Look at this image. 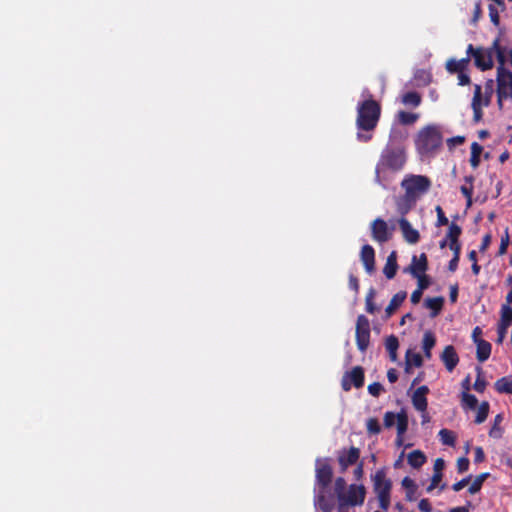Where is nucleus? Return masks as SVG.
<instances>
[{
    "label": "nucleus",
    "instance_id": "17",
    "mask_svg": "<svg viewBox=\"0 0 512 512\" xmlns=\"http://www.w3.org/2000/svg\"><path fill=\"white\" fill-rule=\"evenodd\" d=\"M428 393L429 388L426 385L420 386L414 391L412 395V404L417 411L424 412L427 410L428 401L426 396Z\"/></svg>",
    "mask_w": 512,
    "mask_h": 512
},
{
    "label": "nucleus",
    "instance_id": "24",
    "mask_svg": "<svg viewBox=\"0 0 512 512\" xmlns=\"http://www.w3.org/2000/svg\"><path fill=\"white\" fill-rule=\"evenodd\" d=\"M426 456L421 450H414L407 456L408 464L414 468L419 469L426 463Z\"/></svg>",
    "mask_w": 512,
    "mask_h": 512
},
{
    "label": "nucleus",
    "instance_id": "25",
    "mask_svg": "<svg viewBox=\"0 0 512 512\" xmlns=\"http://www.w3.org/2000/svg\"><path fill=\"white\" fill-rule=\"evenodd\" d=\"M443 304L444 298L441 296L426 298L424 301L425 307L431 310V317H436L441 312Z\"/></svg>",
    "mask_w": 512,
    "mask_h": 512
},
{
    "label": "nucleus",
    "instance_id": "27",
    "mask_svg": "<svg viewBox=\"0 0 512 512\" xmlns=\"http://www.w3.org/2000/svg\"><path fill=\"white\" fill-rule=\"evenodd\" d=\"M504 420V416L502 413L497 414L494 417L493 424L489 430V436L493 439H500L503 436V428L501 427V423Z\"/></svg>",
    "mask_w": 512,
    "mask_h": 512
},
{
    "label": "nucleus",
    "instance_id": "40",
    "mask_svg": "<svg viewBox=\"0 0 512 512\" xmlns=\"http://www.w3.org/2000/svg\"><path fill=\"white\" fill-rule=\"evenodd\" d=\"M462 402L464 407L468 409H475L478 404V400L475 395L469 394L467 392H463L462 394Z\"/></svg>",
    "mask_w": 512,
    "mask_h": 512
},
{
    "label": "nucleus",
    "instance_id": "44",
    "mask_svg": "<svg viewBox=\"0 0 512 512\" xmlns=\"http://www.w3.org/2000/svg\"><path fill=\"white\" fill-rule=\"evenodd\" d=\"M375 296V290L371 288L366 296V311L370 314H374L377 311V307L375 306L373 299Z\"/></svg>",
    "mask_w": 512,
    "mask_h": 512
},
{
    "label": "nucleus",
    "instance_id": "18",
    "mask_svg": "<svg viewBox=\"0 0 512 512\" xmlns=\"http://www.w3.org/2000/svg\"><path fill=\"white\" fill-rule=\"evenodd\" d=\"M441 360L443 361L446 369L449 372H452L455 367L457 366L459 362L458 354L452 345H447L442 354H441Z\"/></svg>",
    "mask_w": 512,
    "mask_h": 512
},
{
    "label": "nucleus",
    "instance_id": "16",
    "mask_svg": "<svg viewBox=\"0 0 512 512\" xmlns=\"http://www.w3.org/2000/svg\"><path fill=\"white\" fill-rule=\"evenodd\" d=\"M360 259L366 272L372 274L375 271V250L371 245L365 244L362 246Z\"/></svg>",
    "mask_w": 512,
    "mask_h": 512
},
{
    "label": "nucleus",
    "instance_id": "13",
    "mask_svg": "<svg viewBox=\"0 0 512 512\" xmlns=\"http://www.w3.org/2000/svg\"><path fill=\"white\" fill-rule=\"evenodd\" d=\"M360 458V450L357 447H350L349 450H342L338 455V463L341 472H345L349 466L357 464Z\"/></svg>",
    "mask_w": 512,
    "mask_h": 512
},
{
    "label": "nucleus",
    "instance_id": "19",
    "mask_svg": "<svg viewBox=\"0 0 512 512\" xmlns=\"http://www.w3.org/2000/svg\"><path fill=\"white\" fill-rule=\"evenodd\" d=\"M428 269V260L425 253H421L419 258L417 256L412 257V263L408 270L412 274V276H418L419 274H424Z\"/></svg>",
    "mask_w": 512,
    "mask_h": 512
},
{
    "label": "nucleus",
    "instance_id": "7",
    "mask_svg": "<svg viewBox=\"0 0 512 512\" xmlns=\"http://www.w3.org/2000/svg\"><path fill=\"white\" fill-rule=\"evenodd\" d=\"M371 480L373 482V491L377 495L379 507L387 511L391 502L392 481L387 478L386 469H378Z\"/></svg>",
    "mask_w": 512,
    "mask_h": 512
},
{
    "label": "nucleus",
    "instance_id": "62",
    "mask_svg": "<svg viewBox=\"0 0 512 512\" xmlns=\"http://www.w3.org/2000/svg\"><path fill=\"white\" fill-rule=\"evenodd\" d=\"M354 477L357 481L361 480L364 475V465L363 462L357 463L356 468L353 471Z\"/></svg>",
    "mask_w": 512,
    "mask_h": 512
},
{
    "label": "nucleus",
    "instance_id": "23",
    "mask_svg": "<svg viewBox=\"0 0 512 512\" xmlns=\"http://www.w3.org/2000/svg\"><path fill=\"white\" fill-rule=\"evenodd\" d=\"M476 358L479 362H485L491 355V344L486 340H477L476 341Z\"/></svg>",
    "mask_w": 512,
    "mask_h": 512
},
{
    "label": "nucleus",
    "instance_id": "20",
    "mask_svg": "<svg viewBox=\"0 0 512 512\" xmlns=\"http://www.w3.org/2000/svg\"><path fill=\"white\" fill-rule=\"evenodd\" d=\"M469 63L470 57L466 56L465 58H462L460 60L449 59L446 62L445 67L450 74H458L463 71H467Z\"/></svg>",
    "mask_w": 512,
    "mask_h": 512
},
{
    "label": "nucleus",
    "instance_id": "60",
    "mask_svg": "<svg viewBox=\"0 0 512 512\" xmlns=\"http://www.w3.org/2000/svg\"><path fill=\"white\" fill-rule=\"evenodd\" d=\"M485 459V453L482 447H476L474 450V462L481 463Z\"/></svg>",
    "mask_w": 512,
    "mask_h": 512
},
{
    "label": "nucleus",
    "instance_id": "37",
    "mask_svg": "<svg viewBox=\"0 0 512 512\" xmlns=\"http://www.w3.org/2000/svg\"><path fill=\"white\" fill-rule=\"evenodd\" d=\"M489 409H490L489 403L487 401H483L478 407L474 422L476 424L483 423L488 417Z\"/></svg>",
    "mask_w": 512,
    "mask_h": 512
},
{
    "label": "nucleus",
    "instance_id": "11",
    "mask_svg": "<svg viewBox=\"0 0 512 512\" xmlns=\"http://www.w3.org/2000/svg\"><path fill=\"white\" fill-rule=\"evenodd\" d=\"M366 489L363 485L351 484L348 491L345 492L338 500L339 508L342 509L345 506H356L362 505L365 500Z\"/></svg>",
    "mask_w": 512,
    "mask_h": 512
},
{
    "label": "nucleus",
    "instance_id": "38",
    "mask_svg": "<svg viewBox=\"0 0 512 512\" xmlns=\"http://www.w3.org/2000/svg\"><path fill=\"white\" fill-rule=\"evenodd\" d=\"M396 426L397 435L403 436L408 429V417L404 411L398 413Z\"/></svg>",
    "mask_w": 512,
    "mask_h": 512
},
{
    "label": "nucleus",
    "instance_id": "31",
    "mask_svg": "<svg viewBox=\"0 0 512 512\" xmlns=\"http://www.w3.org/2000/svg\"><path fill=\"white\" fill-rule=\"evenodd\" d=\"M421 95L418 92L410 91L402 96V103L407 106L418 107L421 104Z\"/></svg>",
    "mask_w": 512,
    "mask_h": 512
},
{
    "label": "nucleus",
    "instance_id": "61",
    "mask_svg": "<svg viewBox=\"0 0 512 512\" xmlns=\"http://www.w3.org/2000/svg\"><path fill=\"white\" fill-rule=\"evenodd\" d=\"M491 240H492V236L491 234H485L482 238V243L479 247V251L480 252H484L486 251V249L489 247V245L491 244Z\"/></svg>",
    "mask_w": 512,
    "mask_h": 512
},
{
    "label": "nucleus",
    "instance_id": "56",
    "mask_svg": "<svg viewBox=\"0 0 512 512\" xmlns=\"http://www.w3.org/2000/svg\"><path fill=\"white\" fill-rule=\"evenodd\" d=\"M471 478L472 476L469 475L463 479H461L460 481L454 483L452 485V489L455 491V492H459L460 490H462L470 481H471Z\"/></svg>",
    "mask_w": 512,
    "mask_h": 512
},
{
    "label": "nucleus",
    "instance_id": "34",
    "mask_svg": "<svg viewBox=\"0 0 512 512\" xmlns=\"http://www.w3.org/2000/svg\"><path fill=\"white\" fill-rule=\"evenodd\" d=\"M495 389L499 393L512 394V379L509 377H502L495 383Z\"/></svg>",
    "mask_w": 512,
    "mask_h": 512
},
{
    "label": "nucleus",
    "instance_id": "33",
    "mask_svg": "<svg viewBox=\"0 0 512 512\" xmlns=\"http://www.w3.org/2000/svg\"><path fill=\"white\" fill-rule=\"evenodd\" d=\"M483 151V147L477 142H473L471 144V156H470V164L473 168H477L480 164V155Z\"/></svg>",
    "mask_w": 512,
    "mask_h": 512
},
{
    "label": "nucleus",
    "instance_id": "21",
    "mask_svg": "<svg viewBox=\"0 0 512 512\" xmlns=\"http://www.w3.org/2000/svg\"><path fill=\"white\" fill-rule=\"evenodd\" d=\"M407 297V293L405 291H399L397 292L392 299L390 300V303L385 309L386 317L389 318L393 315V313L398 309V307L404 302V300Z\"/></svg>",
    "mask_w": 512,
    "mask_h": 512
},
{
    "label": "nucleus",
    "instance_id": "64",
    "mask_svg": "<svg viewBox=\"0 0 512 512\" xmlns=\"http://www.w3.org/2000/svg\"><path fill=\"white\" fill-rule=\"evenodd\" d=\"M448 246L453 251V256L460 257L461 243L459 241L449 242Z\"/></svg>",
    "mask_w": 512,
    "mask_h": 512
},
{
    "label": "nucleus",
    "instance_id": "1",
    "mask_svg": "<svg viewBox=\"0 0 512 512\" xmlns=\"http://www.w3.org/2000/svg\"><path fill=\"white\" fill-rule=\"evenodd\" d=\"M330 458H317L315 461L314 506L322 512H332L335 497L330 492L333 480Z\"/></svg>",
    "mask_w": 512,
    "mask_h": 512
},
{
    "label": "nucleus",
    "instance_id": "41",
    "mask_svg": "<svg viewBox=\"0 0 512 512\" xmlns=\"http://www.w3.org/2000/svg\"><path fill=\"white\" fill-rule=\"evenodd\" d=\"M484 103H482V88L480 85L476 84L474 87V94L472 98L471 107L472 108H481Z\"/></svg>",
    "mask_w": 512,
    "mask_h": 512
},
{
    "label": "nucleus",
    "instance_id": "8",
    "mask_svg": "<svg viewBox=\"0 0 512 512\" xmlns=\"http://www.w3.org/2000/svg\"><path fill=\"white\" fill-rule=\"evenodd\" d=\"M466 52L467 56L474 58L475 66L480 70L486 71L493 67V52L496 53L493 45L489 49L481 47L475 49L472 44H469Z\"/></svg>",
    "mask_w": 512,
    "mask_h": 512
},
{
    "label": "nucleus",
    "instance_id": "47",
    "mask_svg": "<svg viewBox=\"0 0 512 512\" xmlns=\"http://www.w3.org/2000/svg\"><path fill=\"white\" fill-rule=\"evenodd\" d=\"M385 347L387 351L397 350L399 347L398 338L395 335H390L385 340Z\"/></svg>",
    "mask_w": 512,
    "mask_h": 512
},
{
    "label": "nucleus",
    "instance_id": "48",
    "mask_svg": "<svg viewBox=\"0 0 512 512\" xmlns=\"http://www.w3.org/2000/svg\"><path fill=\"white\" fill-rule=\"evenodd\" d=\"M397 417L398 414H395L394 412L391 411H387L384 414V426L386 428H391L395 424V422L397 423Z\"/></svg>",
    "mask_w": 512,
    "mask_h": 512
},
{
    "label": "nucleus",
    "instance_id": "55",
    "mask_svg": "<svg viewBox=\"0 0 512 512\" xmlns=\"http://www.w3.org/2000/svg\"><path fill=\"white\" fill-rule=\"evenodd\" d=\"M348 286L349 288L355 292V294H358L359 292V289H360V285H359V280L356 276H354L353 274H350L349 275V281H348Z\"/></svg>",
    "mask_w": 512,
    "mask_h": 512
},
{
    "label": "nucleus",
    "instance_id": "32",
    "mask_svg": "<svg viewBox=\"0 0 512 512\" xmlns=\"http://www.w3.org/2000/svg\"><path fill=\"white\" fill-rule=\"evenodd\" d=\"M401 484L406 489V499L408 501H413L415 499L414 494L417 490L415 482L410 477L406 476L403 478Z\"/></svg>",
    "mask_w": 512,
    "mask_h": 512
},
{
    "label": "nucleus",
    "instance_id": "50",
    "mask_svg": "<svg viewBox=\"0 0 512 512\" xmlns=\"http://www.w3.org/2000/svg\"><path fill=\"white\" fill-rule=\"evenodd\" d=\"M414 277L418 280V289L424 291L430 286V278L425 273Z\"/></svg>",
    "mask_w": 512,
    "mask_h": 512
},
{
    "label": "nucleus",
    "instance_id": "49",
    "mask_svg": "<svg viewBox=\"0 0 512 512\" xmlns=\"http://www.w3.org/2000/svg\"><path fill=\"white\" fill-rule=\"evenodd\" d=\"M488 10H489V17H490L491 22L495 26H499L500 16H499L498 9L494 5L490 4L488 7Z\"/></svg>",
    "mask_w": 512,
    "mask_h": 512
},
{
    "label": "nucleus",
    "instance_id": "51",
    "mask_svg": "<svg viewBox=\"0 0 512 512\" xmlns=\"http://www.w3.org/2000/svg\"><path fill=\"white\" fill-rule=\"evenodd\" d=\"M383 391L384 388L379 382H373L368 385V392L374 397H378Z\"/></svg>",
    "mask_w": 512,
    "mask_h": 512
},
{
    "label": "nucleus",
    "instance_id": "22",
    "mask_svg": "<svg viewBox=\"0 0 512 512\" xmlns=\"http://www.w3.org/2000/svg\"><path fill=\"white\" fill-rule=\"evenodd\" d=\"M397 269H398L397 256H396V252L393 251L387 257L386 264L383 268V273L387 279H392L395 277V275L397 273Z\"/></svg>",
    "mask_w": 512,
    "mask_h": 512
},
{
    "label": "nucleus",
    "instance_id": "14",
    "mask_svg": "<svg viewBox=\"0 0 512 512\" xmlns=\"http://www.w3.org/2000/svg\"><path fill=\"white\" fill-rule=\"evenodd\" d=\"M511 323H512V307H510L509 305H503L501 308V319H500V322L498 324V329H497V332H498L497 343L503 342V340L507 334V330H508L509 326L511 325Z\"/></svg>",
    "mask_w": 512,
    "mask_h": 512
},
{
    "label": "nucleus",
    "instance_id": "2",
    "mask_svg": "<svg viewBox=\"0 0 512 512\" xmlns=\"http://www.w3.org/2000/svg\"><path fill=\"white\" fill-rule=\"evenodd\" d=\"M362 96L364 100L358 102L356 108V127L358 129L356 137L358 141L366 143L372 139L371 132L375 130L379 123L382 107L380 102L373 98L369 90H364Z\"/></svg>",
    "mask_w": 512,
    "mask_h": 512
},
{
    "label": "nucleus",
    "instance_id": "6",
    "mask_svg": "<svg viewBox=\"0 0 512 512\" xmlns=\"http://www.w3.org/2000/svg\"><path fill=\"white\" fill-rule=\"evenodd\" d=\"M442 142L440 128L437 125H427L418 131L415 147L421 156H430L440 149Z\"/></svg>",
    "mask_w": 512,
    "mask_h": 512
},
{
    "label": "nucleus",
    "instance_id": "12",
    "mask_svg": "<svg viewBox=\"0 0 512 512\" xmlns=\"http://www.w3.org/2000/svg\"><path fill=\"white\" fill-rule=\"evenodd\" d=\"M365 373L361 366H355L350 371H346L341 379V387L348 392L352 387L362 388L364 385Z\"/></svg>",
    "mask_w": 512,
    "mask_h": 512
},
{
    "label": "nucleus",
    "instance_id": "58",
    "mask_svg": "<svg viewBox=\"0 0 512 512\" xmlns=\"http://www.w3.org/2000/svg\"><path fill=\"white\" fill-rule=\"evenodd\" d=\"M465 141L464 136H455L447 140V146L449 149H453L456 145H461Z\"/></svg>",
    "mask_w": 512,
    "mask_h": 512
},
{
    "label": "nucleus",
    "instance_id": "42",
    "mask_svg": "<svg viewBox=\"0 0 512 512\" xmlns=\"http://www.w3.org/2000/svg\"><path fill=\"white\" fill-rule=\"evenodd\" d=\"M368 433L377 435L381 432V426L377 418H369L366 422Z\"/></svg>",
    "mask_w": 512,
    "mask_h": 512
},
{
    "label": "nucleus",
    "instance_id": "26",
    "mask_svg": "<svg viewBox=\"0 0 512 512\" xmlns=\"http://www.w3.org/2000/svg\"><path fill=\"white\" fill-rule=\"evenodd\" d=\"M436 344L435 335L431 331H426L423 335L422 348L424 355L427 359H430L432 354L431 350Z\"/></svg>",
    "mask_w": 512,
    "mask_h": 512
},
{
    "label": "nucleus",
    "instance_id": "59",
    "mask_svg": "<svg viewBox=\"0 0 512 512\" xmlns=\"http://www.w3.org/2000/svg\"><path fill=\"white\" fill-rule=\"evenodd\" d=\"M418 508L421 512H432V505L427 498L419 501Z\"/></svg>",
    "mask_w": 512,
    "mask_h": 512
},
{
    "label": "nucleus",
    "instance_id": "53",
    "mask_svg": "<svg viewBox=\"0 0 512 512\" xmlns=\"http://www.w3.org/2000/svg\"><path fill=\"white\" fill-rule=\"evenodd\" d=\"M436 213H437V226H444L448 224V218L446 217L443 209L441 206H436Z\"/></svg>",
    "mask_w": 512,
    "mask_h": 512
},
{
    "label": "nucleus",
    "instance_id": "10",
    "mask_svg": "<svg viewBox=\"0 0 512 512\" xmlns=\"http://www.w3.org/2000/svg\"><path fill=\"white\" fill-rule=\"evenodd\" d=\"M355 338L359 351L366 352L370 345V322L365 315L357 317Z\"/></svg>",
    "mask_w": 512,
    "mask_h": 512
},
{
    "label": "nucleus",
    "instance_id": "52",
    "mask_svg": "<svg viewBox=\"0 0 512 512\" xmlns=\"http://www.w3.org/2000/svg\"><path fill=\"white\" fill-rule=\"evenodd\" d=\"M443 473H433V476L431 478L430 485L427 487V492H431L434 490L442 481Z\"/></svg>",
    "mask_w": 512,
    "mask_h": 512
},
{
    "label": "nucleus",
    "instance_id": "39",
    "mask_svg": "<svg viewBox=\"0 0 512 512\" xmlns=\"http://www.w3.org/2000/svg\"><path fill=\"white\" fill-rule=\"evenodd\" d=\"M462 233V229L459 225H457L456 223L452 222L450 225H449V229H448V233H447V239H449V242H455V241H459V237Z\"/></svg>",
    "mask_w": 512,
    "mask_h": 512
},
{
    "label": "nucleus",
    "instance_id": "35",
    "mask_svg": "<svg viewBox=\"0 0 512 512\" xmlns=\"http://www.w3.org/2000/svg\"><path fill=\"white\" fill-rule=\"evenodd\" d=\"M490 476V473L484 472L475 477L472 484L468 488L470 494H476L482 488L484 481Z\"/></svg>",
    "mask_w": 512,
    "mask_h": 512
},
{
    "label": "nucleus",
    "instance_id": "57",
    "mask_svg": "<svg viewBox=\"0 0 512 512\" xmlns=\"http://www.w3.org/2000/svg\"><path fill=\"white\" fill-rule=\"evenodd\" d=\"M481 16H482L481 1H477L474 6L472 23L476 24L478 22V20L481 18Z\"/></svg>",
    "mask_w": 512,
    "mask_h": 512
},
{
    "label": "nucleus",
    "instance_id": "29",
    "mask_svg": "<svg viewBox=\"0 0 512 512\" xmlns=\"http://www.w3.org/2000/svg\"><path fill=\"white\" fill-rule=\"evenodd\" d=\"M396 118L402 125H413L418 120L419 114L401 110L397 113Z\"/></svg>",
    "mask_w": 512,
    "mask_h": 512
},
{
    "label": "nucleus",
    "instance_id": "54",
    "mask_svg": "<svg viewBox=\"0 0 512 512\" xmlns=\"http://www.w3.org/2000/svg\"><path fill=\"white\" fill-rule=\"evenodd\" d=\"M469 464H470V462H469L468 458L460 457L457 460V470H458V473L466 472L469 469Z\"/></svg>",
    "mask_w": 512,
    "mask_h": 512
},
{
    "label": "nucleus",
    "instance_id": "5",
    "mask_svg": "<svg viewBox=\"0 0 512 512\" xmlns=\"http://www.w3.org/2000/svg\"><path fill=\"white\" fill-rule=\"evenodd\" d=\"M405 147L390 139L389 143L383 149L379 163L377 165L376 180L380 183L379 169L384 168L391 171H400L406 163Z\"/></svg>",
    "mask_w": 512,
    "mask_h": 512
},
{
    "label": "nucleus",
    "instance_id": "45",
    "mask_svg": "<svg viewBox=\"0 0 512 512\" xmlns=\"http://www.w3.org/2000/svg\"><path fill=\"white\" fill-rule=\"evenodd\" d=\"M345 489H346L345 479L343 477L336 478V480L334 482V490H335V494H336L338 500L345 493Z\"/></svg>",
    "mask_w": 512,
    "mask_h": 512
},
{
    "label": "nucleus",
    "instance_id": "43",
    "mask_svg": "<svg viewBox=\"0 0 512 512\" xmlns=\"http://www.w3.org/2000/svg\"><path fill=\"white\" fill-rule=\"evenodd\" d=\"M477 371H478V375H477V378H476V380L474 382L473 388H474L475 391H477L479 393H483L485 388H486L487 382L481 376L482 370H481L480 367H477Z\"/></svg>",
    "mask_w": 512,
    "mask_h": 512
},
{
    "label": "nucleus",
    "instance_id": "36",
    "mask_svg": "<svg viewBox=\"0 0 512 512\" xmlns=\"http://www.w3.org/2000/svg\"><path fill=\"white\" fill-rule=\"evenodd\" d=\"M405 363L413 367H421L423 365V358L419 353H415L409 349L405 354Z\"/></svg>",
    "mask_w": 512,
    "mask_h": 512
},
{
    "label": "nucleus",
    "instance_id": "28",
    "mask_svg": "<svg viewBox=\"0 0 512 512\" xmlns=\"http://www.w3.org/2000/svg\"><path fill=\"white\" fill-rule=\"evenodd\" d=\"M465 182L468 183L469 185H462L460 187V191L461 193L463 194V196L466 198L467 200V206H471L472 204V195H473V181H474V177L472 175H469V176H465L464 178Z\"/></svg>",
    "mask_w": 512,
    "mask_h": 512
},
{
    "label": "nucleus",
    "instance_id": "30",
    "mask_svg": "<svg viewBox=\"0 0 512 512\" xmlns=\"http://www.w3.org/2000/svg\"><path fill=\"white\" fill-rule=\"evenodd\" d=\"M438 436L443 445L454 447L456 444V435L453 431L443 428L439 431Z\"/></svg>",
    "mask_w": 512,
    "mask_h": 512
},
{
    "label": "nucleus",
    "instance_id": "9",
    "mask_svg": "<svg viewBox=\"0 0 512 512\" xmlns=\"http://www.w3.org/2000/svg\"><path fill=\"white\" fill-rule=\"evenodd\" d=\"M370 231L372 239L379 244H383L393 237L395 226H389L384 219L378 217L370 223Z\"/></svg>",
    "mask_w": 512,
    "mask_h": 512
},
{
    "label": "nucleus",
    "instance_id": "15",
    "mask_svg": "<svg viewBox=\"0 0 512 512\" xmlns=\"http://www.w3.org/2000/svg\"><path fill=\"white\" fill-rule=\"evenodd\" d=\"M399 228L402 232L404 240L409 244H416L420 240L418 230L414 229L405 216H401L398 220Z\"/></svg>",
    "mask_w": 512,
    "mask_h": 512
},
{
    "label": "nucleus",
    "instance_id": "4",
    "mask_svg": "<svg viewBox=\"0 0 512 512\" xmlns=\"http://www.w3.org/2000/svg\"><path fill=\"white\" fill-rule=\"evenodd\" d=\"M499 67L497 68V103L502 108L503 100L512 98V72L504 68L506 61L505 49L500 45V38L493 41Z\"/></svg>",
    "mask_w": 512,
    "mask_h": 512
},
{
    "label": "nucleus",
    "instance_id": "3",
    "mask_svg": "<svg viewBox=\"0 0 512 512\" xmlns=\"http://www.w3.org/2000/svg\"><path fill=\"white\" fill-rule=\"evenodd\" d=\"M432 182L425 175L407 174L400 186L404 194L395 198L396 211L400 216H406L416 205L417 201L431 188Z\"/></svg>",
    "mask_w": 512,
    "mask_h": 512
},
{
    "label": "nucleus",
    "instance_id": "63",
    "mask_svg": "<svg viewBox=\"0 0 512 512\" xmlns=\"http://www.w3.org/2000/svg\"><path fill=\"white\" fill-rule=\"evenodd\" d=\"M470 84V77L466 71L458 73V85L465 86Z\"/></svg>",
    "mask_w": 512,
    "mask_h": 512
},
{
    "label": "nucleus",
    "instance_id": "46",
    "mask_svg": "<svg viewBox=\"0 0 512 512\" xmlns=\"http://www.w3.org/2000/svg\"><path fill=\"white\" fill-rule=\"evenodd\" d=\"M509 244H510V237H509L508 229H506L504 235L501 237L498 255H500V256L504 255L507 252Z\"/></svg>",
    "mask_w": 512,
    "mask_h": 512
}]
</instances>
